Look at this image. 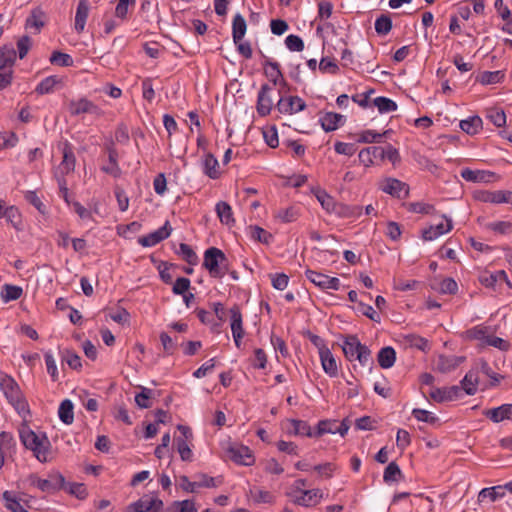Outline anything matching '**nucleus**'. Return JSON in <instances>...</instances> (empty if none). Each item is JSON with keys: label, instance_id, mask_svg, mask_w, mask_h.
<instances>
[{"label": "nucleus", "instance_id": "38", "mask_svg": "<svg viewBox=\"0 0 512 512\" xmlns=\"http://www.w3.org/2000/svg\"><path fill=\"white\" fill-rule=\"evenodd\" d=\"M505 74L501 70L484 71L478 76V81L483 85L497 84L503 81Z\"/></svg>", "mask_w": 512, "mask_h": 512}, {"label": "nucleus", "instance_id": "21", "mask_svg": "<svg viewBox=\"0 0 512 512\" xmlns=\"http://www.w3.org/2000/svg\"><path fill=\"white\" fill-rule=\"evenodd\" d=\"M321 127L325 132L337 130L344 122V116L335 112H326L320 119Z\"/></svg>", "mask_w": 512, "mask_h": 512}, {"label": "nucleus", "instance_id": "26", "mask_svg": "<svg viewBox=\"0 0 512 512\" xmlns=\"http://www.w3.org/2000/svg\"><path fill=\"white\" fill-rule=\"evenodd\" d=\"M484 229L495 235L508 236L512 234V221H493L484 224Z\"/></svg>", "mask_w": 512, "mask_h": 512}, {"label": "nucleus", "instance_id": "10", "mask_svg": "<svg viewBox=\"0 0 512 512\" xmlns=\"http://www.w3.org/2000/svg\"><path fill=\"white\" fill-rule=\"evenodd\" d=\"M75 163V155L72 149L66 144L63 148V159L54 172L56 180L59 181V178H65V175L73 172L75 169Z\"/></svg>", "mask_w": 512, "mask_h": 512}, {"label": "nucleus", "instance_id": "2", "mask_svg": "<svg viewBox=\"0 0 512 512\" xmlns=\"http://www.w3.org/2000/svg\"><path fill=\"white\" fill-rule=\"evenodd\" d=\"M342 349L349 361L358 360L362 366H368L373 363L370 349L366 345L361 344L355 335H349L344 339Z\"/></svg>", "mask_w": 512, "mask_h": 512}, {"label": "nucleus", "instance_id": "17", "mask_svg": "<svg viewBox=\"0 0 512 512\" xmlns=\"http://www.w3.org/2000/svg\"><path fill=\"white\" fill-rule=\"evenodd\" d=\"M359 161L365 167H369L375 163V160L383 161V147L370 146L360 150Z\"/></svg>", "mask_w": 512, "mask_h": 512}, {"label": "nucleus", "instance_id": "56", "mask_svg": "<svg viewBox=\"0 0 512 512\" xmlns=\"http://www.w3.org/2000/svg\"><path fill=\"white\" fill-rule=\"evenodd\" d=\"M178 254L190 265H195L198 261L196 253L188 244L181 243L179 246Z\"/></svg>", "mask_w": 512, "mask_h": 512}, {"label": "nucleus", "instance_id": "35", "mask_svg": "<svg viewBox=\"0 0 512 512\" xmlns=\"http://www.w3.org/2000/svg\"><path fill=\"white\" fill-rule=\"evenodd\" d=\"M247 29L246 21L244 17L240 14H237L232 23V36L234 42H239V40H243Z\"/></svg>", "mask_w": 512, "mask_h": 512}, {"label": "nucleus", "instance_id": "11", "mask_svg": "<svg viewBox=\"0 0 512 512\" xmlns=\"http://www.w3.org/2000/svg\"><path fill=\"white\" fill-rule=\"evenodd\" d=\"M271 92L272 87L268 84H263L258 92L256 110L262 117L269 115L272 110L273 99Z\"/></svg>", "mask_w": 512, "mask_h": 512}, {"label": "nucleus", "instance_id": "7", "mask_svg": "<svg viewBox=\"0 0 512 512\" xmlns=\"http://www.w3.org/2000/svg\"><path fill=\"white\" fill-rule=\"evenodd\" d=\"M475 198L484 203H512V192L507 190L479 191L475 194Z\"/></svg>", "mask_w": 512, "mask_h": 512}, {"label": "nucleus", "instance_id": "57", "mask_svg": "<svg viewBox=\"0 0 512 512\" xmlns=\"http://www.w3.org/2000/svg\"><path fill=\"white\" fill-rule=\"evenodd\" d=\"M251 495L256 503H268L272 504L275 502V496L266 490L253 489Z\"/></svg>", "mask_w": 512, "mask_h": 512}, {"label": "nucleus", "instance_id": "1", "mask_svg": "<svg viewBox=\"0 0 512 512\" xmlns=\"http://www.w3.org/2000/svg\"><path fill=\"white\" fill-rule=\"evenodd\" d=\"M0 389L19 416L26 419L30 415V410L18 383L11 376L4 374L0 378Z\"/></svg>", "mask_w": 512, "mask_h": 512}, {"label": "nucleus", "instance_id": "29", "mask_svg": "<svg viewBox=\"0 0 512 512\" xmlns=\"http://www.w3.org/2000/svg\"><path fill=\"white\" fill-rule=\"evenodd\" d=\"M377 360L381 368L383 369H389L391 368L396 360V352L395 350L390 347H383L380 349L377 355Z\"/></svg>", "mask_w": 512, "mask_h": 512}, {"label": "nucleus", "instance_id": "59", "mask_svg": "<svg viewBox=\"0 0 512 512\" xmlns=\"http://www.w3.org/2000/svg\"><path fill=\"white\" fill-rule=\"evenodd\" d=\"M43 14L40 11H33L26 20V28L35 29L36 32L44 25Z\"/></svg>", "mask_w": 512, "mask_h": 512}, {"label": "nucleus", "instance_id": "52", "mask_svg": "<svg viewBox=\"0 0 512 512\" xmlns=\"http://www.w3.org/2000/svg\"><path fill=\"white\" fill-rule=\"evenodd\" d=\"M487 172L481 170H471L465 168L461 171V177L469 182H482L486 181Z\"/></svg>", "mask_w": 512, "mask_h": 512}, {"label": "nucleus", "instance_id": "3", "mask_svg": "<svg viewBox=\"0 0 512 512\" xmlns=\"http://www.w3.org/2000/svg\"><path fill=\"white\" fill-rule=\"evenodd\" d=\"M203 267L211 277L222 278L228 270L227 257L219 248L210 247L204 252Z\"/></svg>", "mask_w": 512, "mask_h": 512}, {"label": "nucleus", "instance_id": "43", "mask_svg": "<svg viewBox=\"0 0 512 512\" xmlns=\"http://www.w3.org/2000/svg\"><path fill=\"white\" fill-rule=\"evenodd\" d=\"M198 488H215L222 484V477H210L207 474L195 475Z\"/></svg>", "mask_w": 512, "mask_h": 512}, {"label": "nucleus", "instance_id": "25", "mask_svg": "<svg viewBox=\"0 0 512 512\" xmlns=\"http://www.w3.org/2000/svg\"><path fill=\"white\" fill-rule=\"evenodd\" d=\"M312 193L315 195L318 202L321 204L322 208L326 210L328 213H334L337 211V203L334 198L329 195L325 190L320 188L312 189Z\"/></svg>", "mask_w": 512, "mask_h": 512}, {"label": "nucleus", "instance_id": "63", "mask_svg": "<svg viewBox=\"0 0 512 512\" xmlns=\"http://www.w3.org/2000/svg\"><path fill=\"white\" fill-rule=\"evenodd\" d=\"M319 69L323 73L335 75L339 71V67L333 59L322 58L319 63Z\"/></svg>", "mask_w": 512, "mask_h": 512}, {"label": "nucleus", "instance_id": "8", "mask_svg": "<svg viewBox=\"0 0 512 512\" xmlns=\"http://www.w3.org/2000/svg\"><path fill=\"white\" fill-rule=\"evenodd\" d=\"M278 111L283 114H295L306 108L305 101L298 96L281 97L276 105Z\"/></svg>", "mask_w": 512, "mask_h": 512}, {"label": "nucleus", "instance_id": "5", "mask_svg": "<svg viewBox=\"0 0 512 512\" xmlns=\"http://www.w3.org/2000/svg\"><path fill=\"white\" fill-rule=\"evenodd\" d=\"M67 110L73 117L83 114H90L94 116L102 115V110L95 103L84 97L69 101L67 104Z\"/></svg>", "mask_w": 512, "mask_h": 512}, {"label": "nucleus", "instance_id": "33", "mask_svg": "<svg viewBox=\"0 0 512 512\" xmlns=\"http://www.w3.org/2000/svg\"><path fill=\"white\" fill-rule=\"evenodd\" d=\"M4 506L10 512H28L20 503V500L11 491H4L2 493Z\"/></svg>", "mask_w": 512, "mask_h": 512}, {"label": "nucleus", "instance_id": "28", "mask_svg": "<svg viewBox=\"0 0 512 512\" xmlns=\"http://www.w3.org/2000/svg\"><path fill=\"white\" fill-rule=\"evenodd\" d=\"M50 442L45 435H42L40 441L31 451L38 461L45 463L50 459Z\"/></svg>", "mask_w": 512, "mask_h": 512}, {"label": "nucleus", "instance_id": "12", "mask_svg": "<svg viewBox=\"0 0 512 512\" xmlns=\"http://www.w3.org/2000/svg\"><path fill=\"white\" fill-rule=\"evenodd\" d=\"M461 396V388L459 386H450L442 388H432L429 397L438 403L453 401Z\"/></svg>", "mask_w": 512, "mask_h": 512}, {"label": "nucleus", "instance_id": "32", "mask_svg": "<svg viewBox=\"0 0 512 512\" xmlns=\"http://www.w3.org/2000/svg\"><path fill=\"white\" fill-rule=\"evenodd\" d=\"M16 59V52L12 46L0 47V70L11 68Z\"/></svg>", "mask_w": 512, "mask_h": 512}, {"label": "nucleus", "instance_id": "58", "mask_svg": "<svg viewBox=\"0 0 512 512\" xmlns=\"http://www.w3.org/2000/svg\"><path fill=\"white\" fill-rule=\"evenodd\" d=\"M50 62L62 67H69L73 65V59L69 54L55 51L50 57Z\"/></svg>", "mask_w": 512, "mask_h": 512}, {"label": "nucleus", "instance_id": "18", "mask_svg": "<svg viewBox=\"0 0 512 512\" xmlns=\"http://www.w3.org/2000/svg\"><path fill=\"white\" fill-rule=\"evenodd\" d=\"M170 234H171V228L168 227V222H166L163 227L159 228L155 232L150 233L147 236H143V237L139 238V243L143 247L155 246L159 242L168 238L170 236Z\"/></svg>", "mask_w": 512, "mask_h": 512}, {"label": "nucleus", "instance_id": "61", "mask_svg": "<svg viewBox=\"0 0 512 512\" xmlns=\"http://www.w3.org/2000/svg\"><path fill=\"white\" fill-rule=\"evenodd\" d=\"M467 334L470 338L475 339V340H481L485 343L490 332H489L488 327L476 326V327H473L470 330H468Z\"/></svg>", "mask_w": 512, "mask_h": 512}, {"label": "nucleus", "instance_id": "48", "mask_svg": "<svg viewBox=\"0 0 512 512\" xmlns=\"http://www.w3.org/2000/svg\"><path fill=\"white\" fill-rule=\"evenodd\" d=\"M299 216V210L296 207H288L286 209H280L275 213V218L279 219L283 223H290L297 220Z\"/></svg>", "mask_w": 512, "mask_h": 512}, {"label": "nucleus", "instance_id": "6", "mask_svg": "<svg viewBox=\"0 0 512 512\" xmlns=\"http://www.w3.org/2000/svg\"><path fill=\"white\" fill-rule=\"evenodd\" d=\"M306 278L311 281L315 286L323 290H339L340 280L337 277H330L323 273L307 269L305 271Z\"/></svg>", "mask_w": 512, "mask_h": 512}, {"label": "nucleus", "instance_id": "55", "mask_svg": "<svg viewBox=\"0 0 512 512\" xmlns=\"http://www.w3.org/2000/svg\"><path fill=\"white\" fill-rule=\"evenodd\" d=\"M291 424L296 435H302L307 437L315 436V433L312 432L310 425L303 420H291Z\"/></svg>", "mask_w": 512, "mask_h": 512}, {"label": "nucleus", "instance_id": "9", "mask_svg": "<svg viewBox=\"0 0 512 512\" xmlns=\"http://www.w3.org/2000/svg\"><path fill=\"white\" fill-rule=\"evenodd\" d=\"M230 314V327L233 335V339L235 345L240 347L241 339L244 336L243 329V318L240 311V308L237 305H234L229 309Z\"/></svg>", "mask_w": 512, "mask_h": 512}, {"label": "nucleus", "instance_id": "15", "mask_svg": "<svg viewBox=\"0 0 512 512\" xmlns=\"http://www.w3.org/2000/svg\"><path fill=\"white\" fill-rule=\"evenodd\" d=\"M228 455L238 464L249 466L254 462L252 452L247 446H232L228 449Z\"/></svg>", "mask_w": 512, "mask_h": 512}, {"label": "nucleus", "instance_id": "54", "mask_svg": "<svg viewBox=\"0 0 512 512\" xmlns=\"http://www.w3.org/2000/svg\"><path fill=\"white\" fill-rule=\"evenodd\" d=\"M392 29V20L389 16L382 14L375 21V31L379 35H387Z\"/></svg>", "mask_w": 512, "mask_h": 512}, {"label": "nucleus", "instance_id": "24", "mask_svg": "<svg viewBox=\"0 0 512 512\" xmlns=\"http://www.w3.org/2000/svg\"><path fill=\"white\" fill-rule=\"evenodd\" d=\"M463 361L462 357L450 355H440L436 362V368L438 371L442 373H448L454 369H456L460 363Z\"/></svg>", "mask_w": 512, "mask_h": 512}, {"label": "nucleus", "instance_id": "14", "mask_svg": "<svg viewBox=\"0 0 512 512\" xmlns=\"http://www.w3.org/2000/svg\"><path fill=\"white\" fill-rule=\"evenodd\" d=\"M106 150L108 153V163L103 165L101 167V170L104 173L109 174L114 178H118V177H120L122 171L118 164L117 150L115 149L114 145L111 143L106 146Z\"/></svg>", "mask_w": 512, "mask_h": 512}, {"label": "nucleus", "instance_id": "27", "mask_svg": "<svg viewBox=\"0 0 512 512\" xmlns=\"http://www.w3.org/2000/svg\"><path fill=\"white\" fill-rule=\"evenodd\" d=\"M89 9H90V7H89V3L87 2V0H81L79 2L77 9H76V15H75V30L78 33L83 32V30L85 28L86 20L89 15Z\"/></svg>", "mask_w": 512, "mask_h": 512}, {"label": "nucleus", "instance_id": "41", "mask_svg": "<svg viewBox=\"0 0 512 512\" xmlns=\"http://www.w3.org/2000/svg\"><path fill=\"white\" fill-rule=\"evenodd\" d=\"M166 512H197L194 500L174 501L166 509Z\"/></svg>", "mask_w": 512, "mask_h": 512}, {"label": "nucleus", "instance_id": "31", "mask_svg": "<svg viewBox=\"0 0 512 512\" xmlns=\"http://www.w3.org/2000/svg\"><path fill=\"white\" fill-rule=\"evenodd\" d=\"M217 216L222 224L231 225L235 222L231 206L224 201H220L215 207Z\"/></svg>", "mask_w": 512, "mask_h": 512}, {"label": "nucleus", "instance_id": "23", "mask_svg": "<svg viewBox=\"0 0 512 512\" xmlns=\"http://www.w3.org/2000/svg\"><path fill=\"white\" fill-rule=\"evenodd\" d=\"M479 384L478 370L471 369L466 373L461 381V392L464 391L468 395H474Z\"/></svg>", "mask_w": 512, "mask_h": 512}, {"label": "nucleus", "instance_id": "39", "mask_svg": "<svg viewBox=\"0 0 512 512\" xmlns=\"http://www.w3.org/2000/svg\"><path fill=\"white\" fill-rule=\"evenodd\" d=\"M482 127V119L479 116H472L460 121V128L469 135L476 134Z\"/></svg>", "mask_w": 512, "mask_h": 512}, {"label": "nucleus", "instance_id": "49", "mask_svg": "<svg viewBox=\"0 0 512 512\" xmlns=\"http://www.w3.org/2000/svg\"><path fill=\"white\" fill-rule=\"evenodd\" d=\"M313 470L317 472L319 478L330 479L333 477L334 472L337 470V466L332 462H325L315 465Z\"/></svg>", "mask_w": 512, "mask_h": 512}, {"label": "nucleus", "instance_id": "16", "mask_svg": "<svg viewBox=\"0 0 512 512\" xmlns=\"http://www.w3.org/2000/svg\"><path fill=\"white\" fill-rule=\"evenodd\" d=\"M483 414L494 423L512 420V404L507 403L499 407L487 409Z\"/></svg>", "mask_w": 512, "mask_h": 512}, {"label": "nucleus", "instance_id": "64", "mask_svg": "<svg viewBox=\"0 0 512 512\" xmlns=\"http://www.w3.org/2000/svg\"><path fill=\"white\" fill-rule=\"evenodd\" d=\"M457 290L458 285L452 278L443 279L438 288V291L443 294H455Z\"/></svg>", "mask_w": 512, "mask_h": 512}, {"label": "nucleus", "instance_id": "4", "mask_svg": "<svg viewBox=\"0 0 512 512\" xmlns=\"http://www.w3.org/2000/svg\"><path fill=\"white\" fill-rule=\"evenodd\" d=\"M28 480L32 486L46 493H54L65 488V478L59 472H51L47 479H41L37 475L31 474Z\"/></svg>", "mask_w": 512, "mask_h": 512}, {"label": "nucleus", "instance_id": "20", "mask_svg": "<svg viewBox=\"0 0 512 512\" xmlns=\"http://www.w3.org/2000/svg\"><path fill=\"white\" fill-rule=\"evenodd\" d=\"M322 496L323 494L320 489L303 490L299 496L295 497L294 503L309 507L318 504Z\"/></svg>", "mask_w": 512, "mask_h": 512}, {"label": "nucleus", "instance_id": "42", "mask_svg": "<svg viewBox=\"0 0 512 512\" xmlns=\"http://www.w3.org/2000/svg\"><path fill=\"white\" fill-rule=\"evenodd\" d=\"M3 217L16 229H22V217L18 208L15 206H10L5 208Z\"/></svg>", "mask_w": 512, "mask_h": 512}, {"label": "nucleus", "instance_id": "19", "mask_svg": "<svg viewBox=\"0 0 512 512\" xmlns=\"http://www.w3.org/2000/svg\"><path fill=\"white\" fill-rule=\"evenodd\" d=\"M445 222H441L436 225H432L429 228L423 230L422 237L425 241H433L443 234L448 233L452 229V221L446 217Z\"/></svg>", "mask_w": 512, "mask_h": 512}, {"label": "nucleus", "instance_id": "44", "mask_svg": "<svg viewBox=\"0 0 512 512\" xmlns=\"http://www.w3.org/2000/svg\"><path fill=\"white\" fill-rule=\"evenodd\" d=\"M59 83L60 79L57 76H48L37 85L35 91L40 95L48 94L53 92L55 86Z\"/></svg>", "mask_w": 512, "mask_h": 512}, {"label": "nucleus", "instance_id": "51", "mask_svg": "<svg viewBox=\"0 0 512 512\" xmlns=\"http://www.w3.org/2000/svg\"><path fill=\"white\" fill-rule=\"evenodd\" d=\"M337 421L336 420H321L317 425L315 436H322L323 434H337Z\"/></svg>", "mask_w": 512, "mask_h": 512}, {"label": "nucleus", "instance_id": "37", "mask_svg": "<svg viewBox=\"0 0 512 512\" xmlns=\"http://www.w3.org/2000/svg\"><path fill=\"white\" fill-rule=\"evenodd\" d=\"M23 294L20 286L5 284L1 291V299L4 303L18 300Z\"/></svg>", "mask_w": 512, "mask_h": 512}, {"label": "nucleus", "instance_id": "36", "mask_svg": "<svg viewBox=\"0 0 512 512\" xmlns=\"http://www.w3.org/2000/svg\"><path fill=\"white\" fill-rule=\"evenodd\" d=\"M58 415L60 420L67 425L73 423L74 413H73V403L69 399H65L60 403L58 409Z\"/></svg>", "mask_w": 512, "mask_h": 512}, {"label": "nucleus", "instance_id": "50", "mask_svg": "<svg viewBox=\"0 0 512 512\" xmlns=\"http://www.w3.org/2000/svg\"><path fill=\"white\" fill-rule=\"evenodd\" d=\"M388 133V131H385L384 133L380 134L373 130H365L360 132L357 136V142L359 143H379L381 142V139L383 136H385Z\"/></svg>", "mask_w": 512, "mask_h": 512}, {"label": "nucleus", "instance_id": "30", "mask_svg": "<svg viewBox=\"0 0 512 512\" xmlns=\"http://www.w3.org/2000/svg\"><path fill=\"white\" fill-rule=\"evenodd\" d=\"M263 66L265 75L274 85H277L279 81L283 79L280 65L277 62L267 59Z\"/></svg>", "mask_w": 512, "mask_h": 512}, {"label": "nucleus", "instance_id": "13", "mask_svg": "<svg viewBox=\"0 0 512 512\" xmlns=\"http://www.w3.org/2000/svg\"><path fill=\"white\" fill-rule=\"evenodd\" d=\"M382 191L393 197L404 199L409 194V186L395 178H387L381 185Z\"/></svg>", "mask_w": 512, "mask_h": 512}, {"label": "nucleus", "instance_id": "62", "mask_svg": "<svg viewBox=\"0 0 512 512\" xmlns=\"http://www.w3.org/2000/svg\"><path fill=\"white\" fill-rule=\"evenodd\" d=\"M285 44L290 51L301 52L304 49L303 40L297 35H289L285 39Z\"/></svg>", "mask_w": 512, "mask_h": 512}, {"label": "nucleus", "instance_id": "22", "mask_svg": "<svg viewBox=\"0 0 512 512\" xmlns=\"http://www.w3.org/2000/svg\"><path fill=\"white\" fill-rule=\"evenodd\" d=\"M319 355L322 368L325 371V373H327L331 377L336 376L338 373V366L331 351L326 347H322L319 350Z\"/></svg>", "mask_w": 512, "mask_h": 512}, {"label": "nucleus", "instance_id": "45", "mask_svg": "<svg viewBox=\"0 0 512 512\" xmlns=\"http://www.w3.org/2000/svg\"><path fill=\"white\" fill-rule=\"evenodd\" d=\"M204 172L212 179H216L219 176L218 171V160L212 154H207L204 159Z\"/></svg>", "mask_w": 512, "mask_h": 512}, {"label": "nucleus", "instance_id": "40", "mask_svg": "<svg viewBox=\"0 0 512 512\" xmlns=\"http://www.w3.org/2000/svg\"><path fill=\"white\" fill-rule=\"evenodd\" d=\"M0 449L8 453L11 457L16 452V442L10 432L2 431L0 433Z\"/></svg>", "mask_w": 512, "mask_h": 512}, {"label": "nucleus", "instance_id": "46", "mask_svg": "<svg viewBox=\"0 0 512 512\" xmlns=\"http://www.w3.org/2000/svg\"><path fill=\"white\" fill-rule=\"evenodd\" d=\"M402 478V472L395 462H390L384 470L383 479L386 483L397 482Z\"/></svg>", "mask_w": 512, "mask_h": 512}, {"label": "nucleus", "instance_id": "60", "mask_svg": "<svg viewBox=\"0 0 512 512\" xmlns=\"http://www.w3.org/2000/svg\"><path fill=\"white\" fill-rule=\"evenodd\" d=\"M251 237L261 243L268 244L272 239V235L259 226L250 227Z\"/></svg>", "mask_w": 512, "mask_h": 512}, {"label": "nucleus", "instance_id": "53", "mask_svg": "<svg viewBox=\"0 0 512 512\" xmlns=\"http://www.w3.org/2000/svg\"><path fill=\"white\" fill-rule=\"evenodd\" d=\"M486 117L496 126L503 127L506 124V114L502 109L491 108L487 111Z\"/></svg>", "mask_w": 512, "mask_h": 512}, {"label": "nucleus", "instance_id": "47", "mask_svg": "<svg viewBox=\"0 0 512 512\" xmlns=\"http://www.w3.org/2000/svg\"><path fill=\"white\" fill-rule=\"evenodd\" d=\"M373 104L380 113H389L397 109V104L393 100L386 97H377L373 100Z\"/></svg>", "mask_w": 512, "mask_h": 512}, {"label": "nucleus", "instance_id": "34", "mask_svg": "<svg viewBox=\"0 0 512 512\" xmlns=\"http://www.w3.org/2000/svg\"><path fill=\"white\" fill-rule=\"evenodd\" d=\"M19 434L22 444L29 450L35 448L42 437V435L36 434L28 427L21 429Z\"/></svg>", "mask_w": 512, "mask_h": 512}]
</instances>
